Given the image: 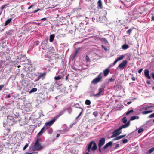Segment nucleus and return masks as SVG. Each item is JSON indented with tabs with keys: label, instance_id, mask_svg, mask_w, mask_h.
<instances>
[{
	"label": "nucleus",
	"instance_id": "obj_49",
	"mask_svg": "<svg viewBox=\"0 0 154 154\" xmlns=\"http://www.w3.org/2000/svg\"><path fill=\"white\" fill-rule=\"evenodd\" d=\"M8 5V4H5V5L3 6H2L1 7V9H3L6 6H7Z\"/></svg>",
	"mask_w": 154,
	"mask_h": 154
},
{
	"label": "nucleus",
	"instance_id": "obj_60",
	"mask_svg": "<svg viewBox=\"0 0 154 154\" xmlns=\"http://www.w3.org/2000/svg\"><path fill=\"white\" fill-rule=\"evenodd\" d=\"M4 85H0V91L2 89Z\"/></svg>",
	"mask_w": 154,
	"mask_h": 154
},
{
	"label": "nucleus",
	"instance_id": "obj_4",
	"mask_svg": "<svg viewBox=\"0 0 154 154\" xmlns=\"http://www.w3.org/2000/svg\"><path fill=\"white\" fill-rule=\"evenodd\" d=\"M97 149V146L96 143L92 141H90L88 147V151L90 152L91 151H94Z\"/></svg>",
	"mask_w": 154,
	"mask_h": 154
},
{
	"label": "nucleus",
	"instance_id": "obj_9",
	"mask_svg": "<svg viewBox=\"0 0 154 154\" xmlns=\"http://www.w3.org/2000/svg\"><path fill=\"white\" fill-rule=\"evenodd\" d=\"M127 63V60L123 61L121 64L119 65L118 67L123 69L126 66Z\"/></svg>",
	"mask_w": 154,
	"mask_h": 154
},
{
	"label": "nucleus",
	"instance_id": "obj_56",
	"mask_svg": "<svg viewBox=\"0 0 154 154\" xmlns=\"http://www.w3.org/2000/svg\"><path fill=\"white\" fill-rule=\"evenodd\" d=\"M75 107L77 108H79L81 109V108H82L81 107H80L79 106V105L78 104H75Z\"/></svg>",
	"mask_w": 154,
	"mask_h": 154
},
{
	"label": "nucleus",
	"instance_id": "obj_6",
	"mask_svg": "<svg viewBox=\"0 0 154 154\" xmlns=\"http://www.w3.org/2000/svg\"><path fill=\"white\" fill-rule=\"evenodd\" d=\"M102 74V73H100L97 77L91 81V83L95 85L100 82L102 78V77L101 75Z\"/></svg>",
	"mask_w": 154,
	"mask_h": 154
},
{
	"label": "nucleus",
	"instance_id": "obj_3",
	"mask_svg": "<svg viewBox=\"0 0 154 154\" xmlns=\"http://www.w3.org/2000/svg\"><path fill=\"white\" fill-rule=\"evenodd\" d=\"M130 125V122L128 121L125 125H123L120 126L118 129L115 130L112 133V135L110 137L111 138L116 137L117 135H119L122 133L121 130L123 128H125L128 127Z\"/></svg>",
	"mask_w": 154,
	"mask_h": 154
},
{
	"label": "nucleus",
	"instance_id": "obj_24",
	"mask_svg": "<svg viewBox=\"0 0 154 154\" xmlns=\"http://www.w3.org/2000/svg\"><path fill=\"white\" fill-rule=\"evenodd\" d=\"M124 57V55H121L119 57L117 58L116 59V60H117L118 61L119 60L123 59V58Z\"/></svg>",
	"mask_w": 154,
	"mask_h": 154
},
{
	"label": "nucleus",
	"instance_id": "obj_58",
	"mask_svg": "<svg viewBox=\"0 0 154 154\" xmlns=\"http://www.w3.org/2000/svg\"><path fill=\"white\" fill-rule=\"evenodd\" d=\"M151 21H154V16H152L151 17Z\"/></svg>",
	"mask_w": 154,
	"mask_h": 154
},
{
	"label": "nucleus",
	"instance_id": "obj_16",
	"mask_svg": "<svg viewBox=\"0 0 154 154\" xmlns=\"http://www.w3.org/2000/svg\"><path fill=\"white\" fill-rule=\"evenodd\" d=\"M98 6L100 8H102V3L101 0H99L97 2Z\"/></svg>",
	"mask_w": 154,
	"mask_h": 154
},
{
	"label": "nucleus",
	"instance_id": "obj_17",
	"mask_svg": "<svg viewBox=\"0 0 154 154\" xmlns=\"http://www.w3.org/2000/svg\"><path fill=\"white\" fill-rule=\"evenodd\" d=\"M66 108H64L62 111H60L57 116L58 117L60 116L61 115H63L65 111L66 110Z\"/></svg>",
	"mask_w": 154,
	"mask_h": 154
},
{
	"label": "nucleus",
	"instance_id": "obj_14",
	"mask_svg": "<svg viewBox=\"0 0 154 154\" xmlns=\"http://www.w3.org/2000/svg\"><path fill=\"white\" fill-rule=\"evenodd\" d=\"M83 19L84 22L85 23V25H87V23H88L89 18L84 16L83 17Z\"/></svg>",
	"mask_w": 154,
	"mask_h": 154
},
{
	"label": "nucleus",
	"instance_id": "obj_34",
	"mask_svg": "<svg viewBox=\"0 0 154 154\" xmlns=\"http://www.w3.org/2000/svg\"><path fill=\"white\" fill-rule=\"evenodd\" d=\"M126 117H125L123 118L122 119V122L124 123H125L127 121V120L126 119Z\"/></svg>",
	"mask_w": 154,
	"mask_h": 154
},
{
	"label": "nucleus",
	"instance_id": "obj_12",
	"mask_svg": "<svg viewBox=\"0 0 154 154\" xmlns=\"http://www.w3.org/2000/svg\"><path fill=\"white\" fill-rule=\"evenodd\" d=\"M46 72H44L43 73H41L40 75L37 77L36 79L37 80H39L40 79H44L46 75Z\"/></svg>",
	"mask_w": 154,
	"mask_h": 154
},
{
	"label": "nucleus",
	"instance_id": "obj_28",
	"mask_svg": "<svg viewBox=\"0 0 154 154\" xmlns=\"http://www.w3.org/2000/svg\"><path fill=\"white\" fill-rule=\"evenodd\" d=\"M81 48H80V47L78 48H77V49L76 50L74 54L75 56H76L77 55V54H78V53L79 51L80 50V49H81Z\"/></svg>",
	"mask_w": 154,
	"mask_h": 154
},
{
	"label": "nucleus",
	"instance_id": "obj_15",
	"mask_svg": "<svg viewBox=\"0 0 154 154\" xmlns=\"http://www.w3.org/2000/svg\"><path fill=\"white\" fill-rule=\"evenodd\" d=\"M109 69L107 68L103 71L104 75L105 76H106L109 74Z\"/></svg>",
	"mask_w": 154,
	"mask_h": 154
},
{
	"label": "nucleus",
	"instance_id": "obj_52",
	"mask_svg": "<svg viewBox=\"0 0 154 154\" xmlns=\"http://www.w3.org/2000/svg\"><path fill=\"white\" fill-rule=\"evenodd\" d=\"M69 32L70 33H71L72 35H74L75 34V32H73L72 30H70L69 31Z\"/></svg>",
	"mask_w": 154,
	"mask_h": 154
},
{
	"label": "nucleus",
	"instance_id": "obj_30",
	"mask_svg": "<svg viewBox=\"0 0 154 154\" xmlns=\"http://www.w3.org/2000/svg\"><path fill=\"white\" fill-rule=\"evenodd\" d=\"M66 110H67V111L70 114L72 112V109L70 107H69L67 108H66Z\"/></svg>",
	"mask_w": 154,
	"mask_h": 154
},
{
	"label": "nucleus",
	"instance_id": "obj_11",
	"mask_svg": "<svg viewBox=\"0 0 154 154\" xmlns=\"http://www.w3.org/2000/svg\"><path fill=\"white\" fill-rule=\"evenodd\" d=\"M56 120V119H54L51 121H50L47 122L45 124V125L47 126H51L55 122Z\"/></svg>",
	"mask_w": 154,
	"mask_h": 154
},
{
	"label": "nucleus",
	"instance_id": "obj_37",
	"mask_svg": "<svg viewBox=\"0 0 154 154\" xmlns=\"http://www.w3.org/2000/svg\"><path fill=\"white\" fill-rule=\"evenodd\" d=\"M126 136V134L123 135H121L120 136H118V138H119V140L122 138Z\"/></svg>",
	"mask_w": 154,
	"mask_h": 154
},
{
	"label": "nucleus",
	"instance_id": "obj_46",
	"mask_svg": "<svg viewBox=\"0 0 154 154\" xmlns=\"http://www.w3.org/2000/svg\"><path fill=\"white\" fill-rule=\"evenodd\" d=\"M43 133L40 131L37 134V136H40Z\"/></svg>",
	"mask_w": 154,
	"mask_h": 154
},
{
	"label": "nucleus",
	"instance_id": "obj_47",
	"mask_svg": "<svg viewBox=\"0 0 154 154\" xmlns=\"http://www.w3.org/2000/svg\"><path fill=\"white\" fill-rule=\"evenodd\" d=\"M84 24H85V23L84 22H82L79 24V26L80 27H82L84 25Z\"/></svg>",
	"mask_w": 154,
	"mask_h": 154
},
{
	"label": "nucleus",
	"instance_id": "obj_23",
	"mask_svg": "<svg viewBox=\"0 0 154 154\" xmlns=\"http://www.w3.org/2000/svg\"><path fill=\"white\" fill-rule=\"evenodd\" d=\"M139 118V117L138 116H133L131 117L130 119V120L131 121H132L136 119H138Z\"/></svg>",
	"mask_w": 154,
	"mask_h": 154
},
{
	"label": "nucleus",
	"instance_id": "obj_38",
	"mask_svg": "<svg viewBox=\"0 0 154 154\" xmlns=\"http://www.w3.org/2000/svg\"><path fill=\"white\" fill-rule=\"evenodd\" d=\"M133 111L132 109L130 110L129 111H128L126 113V115H128L130 113H131L133 112Z\"/></svg>",
	"mask_w": 154,
	"mask_h": 154
},
{
	"label": "nucleus",
	"instance_id": "obj_26",
	"mask_svg": "<svg viewBox=\"0 0 154 154\" xmlns=\"http://www.w3.org/2000/svg\"><path fill=\"white\" fill-rule=\"evenodd\" d=\"M154 151V147H153L151 148L150 149H149L148 152V154H150L152 152Z\"/></svg>",
	"mask_w": 154,
	"mask_h": 154
},
{
	"label": "nucleus",
	"instance_id": "obj_51",
	"mask_svg": "<svg viewBox=\"0 0 154 154\" xmlns=\"http://www.w3.org/2000/svg\"><path fill=\"white\" fill-rule=\"evenodd\" d=\"M45 127H43L40 130L43 133L45 131Z\"/></svg>",
	"mask_w": 154,
	"mask_h": 154
},
{
	"label": "nucleus",
	"instance_id": "obj_21",
	"mask_svg": "<svg viewBox=\"0 0 154 154\" xmlns=\"http://www.w3.org/2000/svg\"><path fill=\"white\" fill-rule=\"evenodd\" d=\"M152 110L146 111L142 112V114L143 115L146 114H147L152 113Z\"/></svg>",
	"mask_w": 154,
	"mask_h": 154
},
{
	"label": "nucleus",
	"instance_id": "obj_50",
	"mask_svg": "<svg viewBox=\"0 0 154 154\" xmlns=\"http://www.w3.org/2000/svg\"><path fill=\"white\" fill-rule=\"evenodd\" d=\"M45 127H43L40 130L43 133L45 131Z\"/></svg>",
	"mask_w": 154,
	"mask_h": 154
},
{
	"label": "nucleus",
	"instance_id": "obj_27",
	"mask_svg": "<svg viewBox=\"0 0 154 154\" xmlns=\"http://www.w3.org/2000/svg\"><path fill=\"white\" fill-rule=\"evenodd\" d=\"M37 91V89L36 88H32L30 91L29 93H31L32 92H35Z\"/></svg>",
	"mask_w": 154,
	"mask_h": 154
},
{
	"label": "nucleus",
	"instance_id": "obj_33",
	"mask_svg": "<svg viewBox=\"0 0 154 154\" xmlns=\"http://www.w3.org/2000/svg\"><path fill=\"white\" fill-rule=\"evenodd\" d=\"M115 79L114 77H112L111 78H110L108 82H113L115 80Z\"/></svg>",
	"mask_w": 154,
	"mask_h": 154
},
{
	"label": "nucleus",
	"instance_id": "obj_59",
	"mask_svg": "<svg viewBox=\"0 0 154 154\" xmlns=\"http://www.w3.org/2000/svg\"><path fill=\"white\" fill-rule=\"evenodd\" d=\"M46 20V18H44L41 19V20L42 21H45Z\"/></svg>",
	"mask_w": 154,
	"mask_h": 154
},
{
	"label": "nucleus",
	"instance_id": "obj_20",
	"mask_svg": "<svg viewBox=\"0 0 154 154\" xmlns=\"http://www.w3.org/2000/svg\"><path fill=\"white\" fill-rule=\"evenodd\" d=\"M12 20V19L11 18H9L6 21L5 23V26L7 25L11 22Z\"/></svg>",
	"mask_w": 154,
	"mask_h": 154
},
{
	"label": "nucleus",
	"instance_id": "obj_42",
	"mask_svg": "<svg viewBox=\"0 0 154 154\" xmlns=\"http://www.w3.org/2000/svg\"><path fill=\"white\" fill-rule=\"evenodd\" d=\"M101 147H100V146H98V151L100 153H101L102 152V151H103L102 149H101Z\"/></svg>",
	"mask_w": 154,
	"mask_h": 154
},
{
	"label": "nucleus",
	"instance_id": "obj_54",
	"mask_svg": "<svg viewBox=\"0 0 154 154\" xmlns=\"http://www.w3.org/2000/svg\"><path fill=\"white\" fill-rule=\"evenodd\" d=\"M118 62V61L116 59V60L114 61V63H113V64H112V66H114L116 64V63H117V62Z\"/></svg>",
	"mask_w": 154,
	"mask_h": 154
},
{
	"label": "nucleus",
	"instance_id": "obj_19",
	"mask_svg": "<svg viewBox=\"0 0 154 154\" xmlns=\"http://www.w3.org/2000/svg\"><path fill=\"white\" fill-rule=\"evenodd\" d=\"M129 46L128 45L126 44H125L122 45V48L124 50H126L129 48Z\"/></svg>",
	"mask_w": 154,
	"mask_h": 154
},
{
	"label": "nucleus",
	"instance_id": "obj_64",
	"mask_svg": "<svg viewBox=\"0 0 154 154\" xmlns=\"http://www.w3.org/2000/svg\"><path fill=\"white\" fill-rule=\"evenodd\" d=\"M152 76L153 78L154 79V73L153 72L152 73Z\"/></svg>",
	"mask_w": 154,
	"mask_h": 154
},
{
	"label": "nucleus",
	"instance_id": "obj_39",
	"mask_svg": "<svg viewBox=\"0 0 154 154\" xmlns=\"http://www.w3.org/2000/svg\"><path fill=\"white\" fill-rule=\"evenodd\" d=\"M86 60L88 62H89L90 61L89 57L87 55L86 57Z\"/></svg>",
	"mask_w": 154,
	"mask_h": 154
},
{
	"label": "nucleus",
	"instance_id": "obj_31",
	"mask_svg": "<svg viewBox=\"0 0 154 154\" xmlns=\"http://www.w3.org/2000/svg\"><path fill=\"white\" fill-rule=\"evenodd\" d=\"M81 109H82L81 111V112H80V113L78 115V116L77 117H76V119H77L81 116V115L82 114V113L84 109H83V108H81Z\"/></svg>",
	"mask_w": 154,
	"mask_h": 154
},
{
	"label": "nucleus",
	"instance_id": "obj_43",
	"mask_svg": "<svg viewBox=\"0 0 154 154\" xmlns=\"http://www.w3.org/2000/svg\"><path fill=\"white\" fill-rule=\"evenodd\" d=\"M28 144H26L25 146H24V147L23 148V150H25L27 148L28 146Z\"/></svg>",
	"mask_w": 154,
	"mask_h": 154
},
{
	"label": "nucleus",
	"instance_id": "obj_62",
	"mask_svg": "<svg viewBox=\"0 0 154 154\" xmlns=\"http://www.w3.org/2000/svg\"><path fill=\"white\" fill-rule=\"evenodd\" d=\"M34 153V152L30 153V152H26L25 154H33Z\"/></svg>",
	"mask_w": 154,
	"mask_h": 154
},
{
	"label": "nucleus",
	"instance_id": "obj_8",
	"mask_svg": "<svg viewBox=\"0 0 154 154\" xmlns=\"http://www.w3.org/2000/svg\"><path fill=\"white\" fill-rule=\"evenodd\" d=\"M105 139L103 138H102L99 140L98 143V146L100 147H102L105 143Z\"/></svg>",
	"mask_w": 154,
	"mask_h": 154
},
{
	"label": "nucleus",
	"instance_id": "obj_55",
	"mask_svg": "<svg viewBox=\"0 0 154 154\" xmlns=\"http://www.w3.org/2000/svg\"><path fill=\"white\" fill-rule=\"evenodd\" d=\"M143 69H139V70L138 71V73H139V74H140V73L141 72H142V71Z\"/></svg>",
	"mask_w": 154,
	"mask_h": 154
},
{
	"label": "nucleus",
	"instance_id": "obj_7",
	"mask_svg": "<svg viewBox=\"0 0 154 154\" xmlns=\"http://www.w3.org/2000/svg\"><path fill=\"white\" fill-rule=\"evenodd\" d=\"M104 94V89L102 88H100L98 89V92L96 94H94L92 96L94 97H98L100 96L103 95Z\"/></svg>",
	"mask_w": 154,
	"mask_h": 154
},
{
	"label": "nucleus",
	"instance_id": "obj_53",
	"mask_svg": "<svg viewBox=\"0 0 154 154\" xmlns=\"http://www.w3.org/2000/svg\"><path fill=\"white\" fill-rule=\"evenodd\" d=\"M119 140L118 137H116V138H115L112 139L113 141H115V140Z\"/></svg>",
	"mask_w": 154,
	"mask_h": 154
},
{
	"label": "nucleus",
	"instance_id": "obj_36",
	"mask_svg": "<svg viewBox=\"0 0 154 154\" xmlns=\"http://www.w3.org/2000/svg\"><path fill=\"white\" fill-rule=\"evenodd\" d=\"M61 78V77H60L59 76H57L55 77H54V79L55 80H58L60 79Z\"/></svg>",
	"mask_w": 154,
	"mask_h": 154
},
{
	"label": "nucleus",
	"instance_id": "obj_1",
	"mask_svg": "<svg viewBox=\"0 0 154 154\" xmlns=\"http://www.w3.org/2000/svg\"><path fill=\"white\" fill-rule=\"evenodd\" d=\"M20 120V117L19 116H17L14 114L10 115L8 116L7 121H4V124L5 125L8 124L9 125H12Z\"/></svg>",
	"mask_w": 154,
	"mask_h": 154
},
{
	"label": "nucleus",
	"instance_id": "obj_29",
	"mask_svg": "<svg viewBox=\"0 0 154 154\" xmlns=\"http://www.w3.org/2000/svg\"><path fill=\"white\" fill-rule=\"evenodd\" d=\"M91 103L90 101L89 100H86L85 102V104L87 105H90Z\"/></svg>",
	"mask_w": 154,
	"mask_h": 154
},
{
	"label": "nucleus",
	"instance_id": "obj_63",
	"mask_svg": "<svg viewBox=\"0 0 154 154\" xmlns=\"http://www.w3.org/2000/svg\"><path fill=\"white\" fill-rule=\"evenodd\" d=\"M131 79L133 81H135V79L134 77H132L131 78Z\"/></svg>",
	"mask_w": 154,
	"mask_h": 154
},
{
	"label": "nucleus",
	"instance_id": "obj_22",
	"mask_svg": "<svg viewBox=\"0 0 154 154\" xmlns=\"http://www.w3.org/2000/svg\"><path fill=\"white\" fill-rule=\"evenodd\" d=\"M145 110H147L149 109V108H152L154 107L153 106H148L147 105H145Z\"/></svg>",
	"mask_w": 154,
	"mask_h": 154
},
{
	"label": "nucleus",
	"instance_id": "obj_41",
	"mask_svg": "<svg viewBox=\"0 0 154 154\" xmlns=\"http://www.w3.org/2000/svg\"><path fill=\"white\" fill-rule=\"evenodd\" d=\"M93 115L95 117H96L98 115V112L97 111H95L93 113Z\"/></svg>",
	"mask_w": 154,
	"mask_h": 154
},
{
	"label": "nucleus",
	"instance_id": "obj_45",
	"mask_svg": "<svg viewBox=\"0 0 154 154\" xmlns=\"http://www.w3.org/2000/svg\"><path fill=\"white\" fill-rule=\"evenodd\" d=\"M119 146V144H116V145L115 147L114 148V149H117L118 148Z\"/></svg>",
	"mask_w": 154,
	"mask_h": 154
},
{
	"label": "nucleus",
	"instance_id": "obj_48",
	"mask_svg": "<svg viewBox=\"0 0 154 154\" xmlns=\"http://www.w3.org/2000/svg\"><path fill=\"white\" fill-rule=\"evenodd\" d=\"M154 117V113L151 114L149 116V117L150 118H153Z\"/></svg>",
	"mask_w": 154,
	"mask_h": 154
},
{
	"label": "nucleus",
	"instance_id": "obj_10",
	"mask_svg": "<svg viewBox=\"0 0 154 154\" xmlns=\"http://www.w3.org/2000/svg\"><path fill=\"white\" fill-rule=\"evenodd\" d=\"M113 142L112 141H109L107 144L105 145L103 147L102 149L103 150H104L108 147L112 145Z\"/></svg>",
	"mask_w": 154,
	"mask_h": 154
},
{
	"label": "nucleus",
	"instance_id": "obj_57",
	"mask_svg": "<svg viewBox=\"0 0 154 154\" xmlns=\"http://www.w3.org/2000/svg\"><path fill=\"white\" fill-rule=\"evenodd\" d=\"M11 97V95L10 94H8L7 96H6V98H9L10 97Z\"/></svg>",
	"mask_w": 154,
	"mask_h": 154
},
{
	"label": "nucleus",
	"instance_id": "obj_40",
	"mask_svg": "<svg viewBox=\"0 0 154 154\" xmlns=\"http://www.w3.org/2000/svg\"><path fill=\"white\" fill-rule=\"evenodd\" d=\"M143 131H144V130H143V129L140 128L138 130V133H140L143 132Z\"/></svg>",
	"mask_w": 154,
	"mask_h": 154
},
{
	"label": "nucleus",
	"instance_id": "obj_32",
	"mask_svg": "<svg viewBox=\"0 0 154 154\" xmlns=\"http://www.w3.org/2000/svg\"><path fill=\"white\" fill-rule=\"evenodd\" d=\"M132 29L131 28H130L126 32L127 34H128L129 35H130L131 33V32L132 31Z\"/></svg>",
	"mask_w": 154,
	"mask_h": 154
},
{
	"label": "nucleus",
	"instance_id": "obj_35",
	"mask_svg": "<svg viewBox=\"0 0 154 154\" xmlns=\"http://www.w3.org/2000/svg\"><path fill=\"white\" fill-rule=\"evenodd\" d=\"M128 141L127 139H124L122 140V142L123 143H125Z\"/></svg>",
	"mask_w": 154,
	"mask_h": 154
},
{
	"label": "nucleus",
	"instance_id": "obj_2",
	"mask_svg": "<svg viewBox=\"0 0 154 154\" xmlns=\"http://www.w3.org/2000/svg\"><path fill=\"white\" fill-rule=\"evenodd\" d=\"M44 147L45 146H44L41 145L39 139L38 138H37L34 144L32 145L30 147L29 150V151H39L44 149Z\"/></svg>",
	"mask_w": 154,
	"mask_h": 154
},
{
	"label": "nucleus",
	"instance_id": "obj_5",
	"mask_svg": "<svg viewBox=\"0 0 154 154\" xmlns=\"http://www.w3.org/2000/svg\"><path fill=\"white\" fill-rule=\"evenodd\" d=\"M97 15L93 17L92 19V20L94 22H103L106 20V17L105 16H103L102 17V20H100V18L97 17Z\"/></svg>",
	"mask_w": 154,
	"mask_h": 154
},
{
	"label": "nucleus",
	"instance_id": "obj_44",
	"mask_svg": "<svg viewBox=\"0 0 154 154\" xmlns=\"http://www.w3.org/2000/svg\"><path fill=\"white\" fill-rule=\"evenodd\" d=\"M48 130L49 131V133L50 134L52 132V130L51 128H48Z\"/></svg>",
	"mask_w": 154,
	"mask_h": 154
},
{
	"label": "nucleus",
	"instance_id": "obj_13",
	"mask_svg": "<svg viewBox=\"0 0 154 154\" xmlns=\"http://www.w3.org/2000/svg\"><path fill=\"white\" fill-rule=\"evenodd\" d=\"M144 75L145 77L148 79H150L151 77L149 75V71L148 70L146 69L145 70Z\"/></svg>",
	"mask_w": 154,
	"mask_h": 154
},
{
	"label": "nucleus",
	"instance_id": "obj_25",
	"mask_svg": "<svg viewBox=\"0 0 154 154\" xmlns=\"http://www.w3.org/2000/svg\"><path fill=\"white\" fill-rule=\"evenodd\" d=\"M144 109L145 110V106H143V105L139 106L138 108V110L139 111H141Z\"/></svg>",
	"mask_w": 154,
	"mask_h": 154
},
{
	"label": "nucleus",
	"instance_id": "obj_61",
	"mask_svg": "<svg viewBox=\"0 0 154 154\" xmlns=\"http://www.w3.org/2000/svg\"><path fill=\"white\" fill-rule=\"evenodd\" d=\"M97 17H98L99 18H100V20H102V17H101V16H99V15H97Z\"/></svg>",
	"mask_w": 154,
	"mask_h": 154
},
{
	"label": "nucleus",
	"instance_id": "obj_18",
	"mask_svg": "<svg viewBox=\"0 0 154 154\" xmlns=\"http://www.w3.org/2000/svg\"><path fill=\"white\" fill-rule=\"evenodd\" d=\"M55 37V35L54 34H52L50 35V36L49 41L50 42H52Z\"/></svg>",
	"mask_w": 154,
	"mask_h": 154
}]
</instances>
